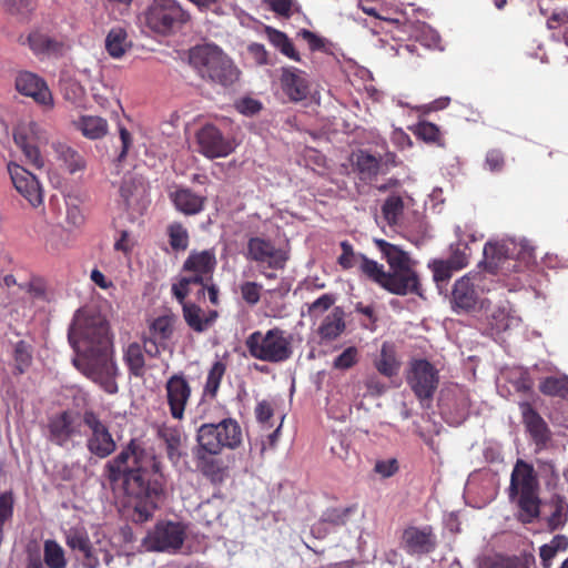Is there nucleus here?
Listing matches in <instances>:
<instances>
[{
  "label": "nucleus",
  "mask_w": 568,
  "mask_h": 568,
  "mask_svg": "<svg viewBox=\"0 0 568 568\" xmlns=\"http://www.w3.org/2000/svg\"><path fill=\"white\" fill-rule=\"evenodd\" d=\"M69 342L75 351L74 366L106 393L115 394L118 369L112 356V336L105 317L94 308H80L70 326Z\"/></svg>",
  "instance_id": "f257e3e1"
},
{
  "label": "nucleus",
  "mask_w": 568,
  "mask_h": 568,
  "mask_svg": "<svg viewBox=\"0 0 568 568\" xmlns=\"http://www.w3.org/2000/svg\"><path fill=\"white\" fill-rule=\"evenodd\" d=\"M105 476L111 485L122 484L126 494H141L145 475L152 473L162 478V464L152 448L136 439L130 443L105 464Z\"/></svg>",
  "instance_id": "f03ea898"
},
{
  "label": "nucleus",
  "mask_w": 568,
  "mask_h": 568,
  "mask_svg": "<svg viewBox=\"0 0 568 568\" xmlns=\"http://www.w3.org/2000/svg\"><path fill=\"white\" fill-rule=\"evenodd\" d=\"M509 499L517 507V518L531 524L540 516L539 483L532 465L518 459L514 466L508 488Z\"/></svg>",
  "instance_id": "7ed1b4c3"
},
{
  "label": "nucleus",
  "mask_w": 568,
  "mask_h": 568,
  "mask_svg": "<svg viewBox=\"0 0 568 568\" xmlns=\"http://www.w3.org/2000/svg\"><path fill=\"white\" fill-rule=\"evenodd\" d=\"M189 60L199 75L211 82L230 87L239 80L240 71L232 59L214 43L195 45Z\"/></svg>",
  "instance_id": "20e7f679"
},
{
  "label": "nucleus",
  "mask_w": 568,
  "mask_h": 568,
  "mask_svg": "<svg viewBox=\"0 0 568 568\" xmlns=\"http://www.w3.org/2000/svg\"><path fill=\"white\" fill-rule=\"evenodd\" d=\"M245 346L255 359L283 363L293 355V336L278 327H273L265 333L255 331L246 337Z\"/></svg>",
  "instance_id": "39448f33"
},
{
  "label": "nucleus",
  "mask_w": 568,
  "mask_h": 568,
  "mask_svg": "<svg viewBox=\"0 0 568 568\" xmlns=\"http://www.w3.org/2000/svg\"><path fill=\"white\" fill-rule=\"evenodd\" d=\"M531 252L532 248L527 241H516L513 237L489 241L483 250L488 271L501 275H507L510 271L517 272V260L531 257Z\"/></svg>",
  "instance_id": "423d86ee"
},
{
  "label": "nucleus",
  "mask_w": 568,
  "mask_h": 568,
  "mask_svg": "<svg viewBox=\"0 0 568 568\" xmlns=\"http://www.w3.org/2000/svg\"><path fill=\"white\" fill-rule=\"evenodd\" d=\"M216 263L214 250L192 251L183 264V271L189 275L182 276L172 285V293L175 298L182 303L191 293L193 285L199 286V291L202 292L207 286Z\"/></svg>",
  "instance_id": "0eeeda50"
},
{
  "label": "nucleus",
  "mask_w": 568,
  "mask_h": 568,
  "mask_svg": "<svg viewBox=\"0 0 568 568\" xmlns=\"http://www.w3.org/2000/svg\"><path fill=\"white\" fill-rule=\"evenodd\" d=\"M242 443V429L233 418L219 423H204L196 430V446L207 453H222L235 449Z\"/></svg>",
  "instance_id": "6e6552de"
},
{
  "label": "nucleus",
  "mask_w": 568,
  "mask_h": 568,
  "mask_svg": "<svg viewBox=\"0 0 568 568\" xmlns=\"http://www.w3.org/2000/svg\"><path fill=\"white\" fill-rule=\"evenodd\" d=\"M374 243L393 271L389 275L394 280V284L405 286V295L408 293L420 294L418 277L410 267L409 255L385 240L375 239Z\"/></svg>",
  "instance_id": "1a4fd4ad"
},
{
  "label": "nucleus",
  "mask_w": 568,
  "mask_h": 568,
  "mask_svg": "<svg viewBox=\"0 0 568 568\" xmlns=\"http://www.w3.org/2000/svg\"><path fill=\"white\" fill-rule=\"evenodd\" d=\"M189 20L190 14L176 0H153L145 12L148 27L160 34L175 32Z\"/></svg>",
  "instance_id": "9d476101"
},
{
  "label": "nucleus",
  "mask_w": 568,
  "mask_h": 568,
  "mask_svg": "<svg viewBox=\"0 0 568 568\" xmlns=\"http://www.w3.org/2000/svg\"><path fill=\"white\" fill-rule=\"evenodd\" d=\"M186 537V526L181 521L162 520L149 530L142 539L146 551L175 554Z\"/></svg>",
  "instance_id": "9b49d317"
},
{
  "label": "nucleus",
  "mask_w": 568,
  "mask_h": 568,
  "mask_svg": "<svg viewBox=\"0 0 568 568\" xmlns=\"http://www.w3.org/2000/svg\"><path fill=\"white\" fill-rule=\"evenodd\" d=\"M83 426L84 414L71 410L58 413L49 420L50 440L63 448L74 447L84 434Z\"/></svg>",
  "instance_id": "f8f14e48"
},
{
  "label": "nucleus",
  "mask_w": 568,
  "mask_h": 568,
  "mask_svg": "<svg viewBox=\"0 0 568 568\" xmlns=\"http://www.w3.org/2000/svg\"><path fill=\"white\" fill-rule=\"evenodd\" d=\"M485 280L483 275L468 274L455 282L450 297L452 308L455 313L479 312L480 302L485 300L479 295L480 292H484Z\"/></svg>",
  "instance_id": "ddd939ff"
},
{
  "label": "nucleus",
  "mask_w": 568,
  "mask_h": 568,
  "mask_svg": "<svg viewBox=\"0 0 568 568\" xmlns=\"http://www.w3.org/2000/svg\"><path fill=\"white\" fill-rule=\"evenodd\" d=\"M13 139L29 164L36 169L44 168L45 161L40 146L48 143L49 134L41 125L36 122L21 123L16 129Z\"/></svg>",
  "instance_id": "4468645a"
},
{
  "label": "nucleus",
  "mask_w": 568,
  "mask_h": 568,
  "mask_svg": "<svg viewBox=\"0 0 568 568\" xmlns=\"http://www.w3.org/2000/svg\"><path fill=\"white\" fill-rule=\"evenodd\" d=\"M478 314L483 325L491 335L516 327L520 323V317L508 301L485 298L480 302Z\"/></svg>",
  "instance_id": "2eb2a0df"
},
{
  "label": "nucleus",
  "mask_w": 568,
  "mask_h": 568,
  "mask_svg": "<svg viewBox=\"0 0 568 568\" xmlns=\"http://www.w3.org/2000/svg\"><path fill=\"white\" fill-rule=\"evenodd\" d=\"M406 381L420 403L429 402L439 384V371L426 359H414L409 364Z\"/></svg>",
  "instance_id": "dca6fc26"
},
{
  "label": "nucleus",
  "mask_w": 568,
  "mask_h": 568,
  "mask_svg": "<svg viewBox=\"0 0 568 568\" xmlns=\"http://www.w3.org/2000/svg\"><path fill=\"white\" fill-rule=\"evenodd\" d=\"M246 258L255 262L260 268L283 270L288 255L271 240L253 236L247 241Z\"/></svg>",
  "instance_id": "f3484780"
},
{
  "label": "nucleus",
  "mask_w": 568,
  "mask_h": 568,
  "mask_svg": "<svg viewBox=\"0 0 568 568\" xmlns=\"http://www.w3.org/2000/svg\"><path fill=\"white\" fill-rule=\"evenodd\" d=\"M84 426L89 430L87 448L92 455L99 458H106L115 452L116 443L109 427L94 412H84Z\"/></svg>",
  "instance_id": "a211bd4d"
},
{
  "label": "nucleus",
  "mask_w": 568,
  "mask_h": 568,
  "mask_svg": "<svg viewBox=\"0 0 568 568\" xmlns=\"http://www.w3.org/2000/svg\"><path fill=\"white\" fill-rule=\"evenodd\" d=\"M8 172L17 192L23 196L32 207L43 204V187L38 178L16 162L8 163Z\"/></svg>",
  "instance_id": "6ab92c4d"
},
{
  "label": "nucleus",
  "mask_w": 568,
  "mask_h": 568,
  "mask_svg": "<svg viewBox=\"0 0 568 568\" xmlns=\"http://www.w3.org/2000/svg\"><path fill=\"white\" fill-rule=\"evenodd\" d=\"M192 395L191 385L183 373L170 376L165 382V397L170 415L175 420H182Z\"/></svg>",
  "instance_id": "aec40b11"
},
{
  "label": "nucleus",
  "mask_w": 568,
  "mask_h": 568,
  "mask_svg": "<svg viewBox=\"0 0 568 568\" xmlns=\"http://www.w3.org/2000/svg\"><path fill=\"white\" fill-rule=\"evenodd\" d=\"M162 479L163 477H159L152 481L149 480L142 484L143 491H141V494H128L136 499V504L132 513V519L134 523L142 524L153 517L164 493Z\"/></svg>",
  "instance_id": "412c9836"
},
{
  "label": "nucleus",
  "mask_w": 568,
  "mask_h": 568,
  "mask_svg": "<svg viewBox=\"0 0 568 568\" xmlns=\"http://www.w3.org/2000/svg\"><path fill=\"white\" fill-rule=\"evenodd\" d=\"M196 138L200 152L210 159L225 158L235 149L233 141L225 138L221 131L212 124L203 126L197 132Z\"/></svg>",
  "instance_id": "4be33fe9"
},
{
  "label": "nucleus",
  "mask_w": 568,
  "mask_h": 568,
  "mask_svg": "<svg viewBox=\"0 0 568 568\" xmlns=\"http://www.w3.org/2000/svg\"><path fill=\"white\" fill-rule=\"evenodd\" d=\"M436 536L429 526H409L402 534L400 548L410 556L427 555L436 548Z\"/></svg>",
  "instance_id": "5701e85b"
},
{
  "label": "nucleus",
  "mask_w": 568,
  "mask_h": 568,
  "mask_svg": "<svg viewBox=\"0 0 568 568\" xmlns=\"http://www.w3.org/2000/svg\"><path fill=\"white\" fill-rule=\"evenodd\" d=\"M16 88L21 94L31 97L43 106L53 105V98L45 81L32 72H20L16 79Z\"/></svg>",
  "instance_id": "b1692460"
},
{
  "label": "nucleus",
  "mask_w": 568,
  "mask_h": 568,
  "mask_svg": "<svg viewBox=\"0 0 568 568\" xmlns=\"http://www.w3.org/2000/svg\"><path fill=\"white\" fill-rule=\"evenodd\" d=\"M280 83L283 92L293 102L306 99L310 93L306 73L296 68H282Z\"/></svg>",
  "instance_id": "393cba45"
},
{
  "label": "nucleus",
  "mask_w": 568,
  "mask_h": 568,
  "mask_svg": "<svg viewBox=\"0 0 568 568\" xmlns=\"http://www.w3.org/2000/svg\"><path fill=\"white\" fill-rule=\"evenodd\" d=\"M193 455L199 470L212 483H222L226 476L227 467L217 456L220 453H207L203 448L194 447Z\"/></svg>",
  "instance_id": "a878e982"
},
{
  "label": "nucleus",
  "mask_w": 568,
  "mask_h": 568,
  "mask_svg": "<svg viewBox=\"0 0 568 568\" xmlns=\"http://www.w3.org/2000/svg\"><path fill=\"white\" fill-rule=\"evenodd\" d=\"M170 197L174 207L184 215H196L204 210L206 204V197L190 187H178L170 193Z\"/></svg>",
  "instance_id": "bb28decb"
},
{
  "label": "nucleus",
  "mask_w": 568,
  "mask_h": 568,
  "mask_svg": "<svg viewBox=\"0 0 568 568\" xmlns=\"http://www.w3.org/2000/svg\"><path fill=\"white\" fill-rule=\"evenodd\" d=\"M158 435L165 444L169 460L178 467L186 455L184 450L185 438L182 430L178 427L162 425L158 429Z\"/></svg>",
  "instance_id": "cd10ccee"
},
{
  "label": "nucleus",
  "mask_w": 568,
  "mask_h": 568,
  "mask_svg": "<svg viewBox=\"0 0 568 568\" xmlns=\"http://www.w3.org/2000/svg\"><path fill=\"white\" fill-rule=\"evenodd\" d=\"M545 523L549 530L561 529L568 521V501L560 494H552L544 504Z\"/></svg>",
  "instance_id": "c85d7f7f"
},
{
  "label": "nucleus",
  "mask_w": 568,
  "mask_h": 568,
  "mask_svg": "<svg viewBox=\"0 0 568 568\" xmlns=\"http://www.w3.org/2000/svg\"><path fill=\"white\" fill-rule=\"evenodd\" d=\"M358 271L388 292L397 295H405V286L395 285L389 273H386L384 271V266L378 264L376 261L369 260L365 256Z\"/></svg>",
  "instance_id": "c756f323"
},
{
  "label": "nucleus",
  "mask_w": 568,
  "mask_h": 568,
  "mask_svg": "<svg viewBox=\"0 0 568 568\" xmlns=\"http://www.w3.org/2000/svg\"><path fill=\"white\" fill-rule=\"evenodd\" d=\"M181 304L183 306V316L185 322L197 333L207 331L217 318L216 311H203L195 304L184 303V300Z\"/></svg>",
  "instance_id": "7c9ffc66"
},
{
  "label": "nucleus",
  "mask_w": 568,
  "mask_h": 568,
  "mask_svg": "<svg viewBox=\"0 0 568 568\" xmlns=\"http://www.w3.org/2000/svg\"><path fill=\"white\" fill-rule=\"evenodd\" d=\"M524 424L537 444H545L549 438L548 427L540 415L528 403L520 404Z\"/></svg>",
  "instance_id": "2f4dec72"
},
{
  "label": "nucleus",
  "mask_w": 568,
  "mask_h": 568,
  "mask_svg": "<svg viewBox=\"0 0 568 568\" xmlns=\"http://www.w3.org/2000/svg\"><path fill=\"white\" fill-rule=\"evenodd\" d=\"M72 125L89 140L102 139L109 131L106 120L98 115H82L78 120H74Z\"/></svg>",
  "instance_id": "473e14b6"
},
{
  "label": "nucleus",
  "mask_w": 568,
  "mask_h": 568,
  "mask_svg": "<svg viewBox=\"0 0 568 568\" xmlns=\"http://www.w3.org/2000/svg\"><path fill=\"white\" fill-rule=\"evenodd\" d=\"M345 329L344 312L339 307H335L322 321L317 328V333L323 341L336 339Z\"/></svg>",
  "instance_id": "72a5a7b5"
},
{
  "label": "nucleus",
  "mask_w": 568,
  "mask_h": 568,
  "mask_svg": "<svg viewBox=\"0 0 568 568\" xmlns=\"http://www.w3.org/2000/svg\"><path fill=\"white\" fill-rule=\"evenodd\" d=\"M52 150L57 160L63 163L69 173L74 174L85 169L84 158L71 146L62 142H53Z\"/></svg>",
  "instance_id": "f704fd0d"
},
{
  "label": "nucleus",
  "mask_w": 568,
  "mask_h": 568,
  "mask_svg": "<svg viewBox=\"0 0 568 568\" xmlns=\"http://www.w3.org/2000/svg\"><path fill=\"white\" fill-rule=\"evenodd\" d=\"M374 365L378 373L386 377H393L398 374L400 362L397 359L394 344L389 342L382 344L379 355L374 361Z\"/></svg>",
  "instance_id": "c9c22d12"
},
{
  "label": "nucleus",
  "mask_w": 568,
  "mask_h": 568,
  "mask_svg": "<svg viewBox=\"0 0 568 568\" xmlns=\"http://www.w3.org/2000/svg\"><path fill=\"white\" fill-rule=\"evenodd\" d=\"M264 34L270 43L283 55L293 61H300V53L296 51L292 40L282 31L271 27H264Z\"/></svg>",
  "instance_id": "e433bc0d"
},
{
  "label": "nucleus",
  "mask_w": 568,
  "mask_h": 568,
  "mask_svg": "<svg viewBox=\"0 0 568 568\" xmlns=\"http://www.w3.org/2000/svg\"><path fill=\"white\" fill-rule=\"evenodd\" d=\"M131 48L126 31L121 27L112 28L105 38V50L113 59L122 58Z\"/></svg>",
  "instance_id": "4c0bfd02"
},
{
  "label": "nucleus",
  "mask_w": 568,
  "mask_h": 568,
  "mask_svg": "<svg viewBox=\"0 0 568 568\" xmlns=\"http://www.w3.org/2000/svg\"><path fill=\"white\" fill-rule=\"evenodd\" d=\"M28 43L32 52L37 55L58 54L62 49L61 42L40 31L31 32L28 37Z\"/></svg>",
  "instance_id": "58836bf2"
},
{
  "label": "nucleus",
  "mask_w": 568,
  "mask_h": 568,
  "mask_svg": "<svg viewBox=\"0 0 568 568\" xmlns=\"http://www.w3.org/2000/svg\"><path fill=\"white\" fill-rule=\"evenodd\" d=\"M43 562L48 568H67L65 550L57 540L45 539L43 541Z\"/></svg>",
  "instance_id": "ea45409f"
},
{
  "label": "nucleus",
  "mask_w": 568,
  "mask_h": 568,
  "mask_svg": "<svg viewBox=\"0 0 568 568\" xmlns=\"http://www.w3.org/2000/svg\"><path fill=\"white\" fill-rule=\"evenodd\" d=\"M568 548V538L564 535H556L548 542L539 548V557L542 568H551L552 560L558 552L565 551Z\"/></svg>",
  "instance_id": "a19ab883"
},
{
  "label": "nucleus",
  "mask_w": 568,
  "mask_h": 568,
  "mask_svg": "<svg viewBox=\"0 0 568 568\" xmlns=\"http://www.w3.org/2000/svg\"><path fill=\"white\" fill-rule=\"evenodd\" d=\"M455 233L458 241L456 244L450 245V256L448 261L455 266V270H462L467 266L471 252L462 234L460 226L456 227Z\"/></svg>",
  "instance_id": "79ce46f5"
},
{
  "label": "nucleus",
  "mask_w": 568,
  "mask_h": 568,
  "mask_svg": "<svg viewBox=\"0 0 568 568\" xmlns=\"http://www.w3.org/2000/svg\"><path fill=\"white\" fill-rule=\"evenodd\" d=\"M355 165L364 179H372L382 170L381 160L364 151L356 154Z\"/></svg>",
  "instance_id": "37998d69"
},
{
  "label": "nucleus",
  "mask_w": 568,
  "mask_h": 568,
  "mask_svg": "<svg viewBox=\"0 0 568 568\" xmlns=\"http://www.w3.org/2000/svg\"><path fill=\"white\" fill-rule=\"evenodd\" d=\"M226 365L222 361L212 364L204 385V395L215 397L220 388L221 381L225 374Z\"/></svg>",
  "instance_id": "c03bdc74"
},
{
  "label": "nucleus",
  "mask_w": 568,
  "mask_h": 568,
  "mask_svg": "<svg viewBox=\"0 0 568 568\" xmlns=\"http://www.w3.org/2000/svg\"><path fill=\"white\" fill-rule=\"evenodd\" d=\"M124 359L130 372L135 376H141L144 372V356L142 346L138 343L130 344L124 353Z\"/></svg>",
  "instance_id": "a18cd8bd"
},
{
  "label": "nucleus",
  "mask_w": 568,
  "mask_h": 568,
  "mask_svg": "<svg viewBox=\"0 0 568 568\" xmlns=\"http://www.w3.org/2000/svg\"><path fill=\"white\" fill-rule=\"evenodd\" d=\"M545 395L568 397V377L550 376L545 378L539 386Z\"/></svg>",
  "instance_id": "49530a36"
},
{
  "label": "nucleus",
  "mask_w": 568,
  "mask_h": 568,
  "mask_svg": "<svg viewBox=\"0 0 568 568\" xmlns=\"http://www.w3.org/2000/svg\"><path fill=\"white\" fill-rule=\"evenodd\" d=\"M403 199L395 194L389 195L382 207L383 215L389 225H395L398 223L403 215Z\"/></svg>",
  "instance_id": "de8ad7c7"
},
{
  "label": "nucleus",
  "mask_w": 568,
  "mask_h": 568,
  "mask_svg": "<svg viewBox=\"0 0 568 568\" xmlns=\"http://www.w3.org/2000/svg\"><path fill=\"white\" fill-rule=\"evenodd\" d=\"M173 329L174 317L171 315L159 316L150 325L152 337L159 341L169 339L173 334Z\"/></svg>",
  "instance_id": "09e8293b"
},
{
  "label": "nucleus",
  "mask_w": 568,
  "mask_h": 568,
  "mask_svg": "<svg viewBox=\"0 0 568 568\" xmlns=\"http://www.w3.org/2000/svg\"><path fill=\"white\" fill-rule=\"evenodd\" d=\"M359 351L355 346L346 347L332 362V368L341 372L353 368L359 362Z\"/></svg>",
  "instance_id": "8fccbe9b"
},
{
  "label": "nucleus",
  "mask_w": 568,
  "mask_h": 568,
  "mask_svg": "<svg viewBox=\"0 0 568 568\" xmlns=\"http://www.w3.org/2000/svg\"><path fill=\"white\" fill-rule=\"evenodd\" d=\"M16 498L11 490L0 493V539H2L4 526L13 518Z\"/></svg>",
  "instance_id": "3c124183"
},
{
  "label": "nucleus",
  "mask_w": 568,
  "mask_h": 568,
  "mask_svg": "<svg viewBox=\"0 0 568 568\" xmlns=\"http://www.w3.org/2000/svg\"><path fill=\"white\" fill-rule=\"evenodd\" d=\"M65 544L72 550H88L91 544L89 535L83 527H71L65 531Z\"/></svg>",
  "instance_id": "603ef678"
},
{
  "label": "nucleus",
  "mask_w": 568,
  "mask_h": 568,
  "mask_svg": "<svg viewBox=\"0 0 568 568\" xmlns=\"http://www.w3.org/2000/svg\"><path fill=\"white\" fill-rule=\"evenodd\" d=\"M341 247H342L343 252H342L341 256L338 257V264L345 270H351V268L359 270L361 264H362L363 260L365 258V255L362 253L355 252L353 246L347 241H343L341 243Z\"/></svg>",
  "instance_id": "864d4df0"
},
{
  "label": "nucleus",
  "mask_w": 568,
  "mask_h": 568,
  "mask_svg": "<svg viewBox=\"0 0 568 568\" xmlns=\"http://www.w3.org/2000/svg\"><path fill=\"white\" fill-rule=\"evenodd\" d=\"M414 37L418 42H420V44L426 48L442 49L440 37L438 32L428 24H419L415 30Z\"/></svg>",
  "instance_id": "5fc2aeb1"
},
{
  "label": "nucleus",
  "mask_w": 568,
  "mask_h": 568,
  "mask_svg": "<svg viewBox=\"0 0 568 568\" xmlns=\"http://www.w3.org/2000/svg\"><path fill=\"white\" fill-rule=\"evenodd\" d=\"M433 272L434 281L439 283L447 282L453 272L456 271L455 266L448 260H434L428 264Z\"/></svg>",
  "instance_id": "6e6d98bb"
},
{
  "label": "nucleus",
  "mask_w": 568,
  "mask_h": 568,
  "mask_svg": "<svg viewBox=\"0 0 568 568\" xmlns=\"http://www.w3.org/2000/svg\"><path fill=\"white\" fill-rule=\"evenodd\" d=\"M414 133L425 142H438L440 139L439 128L428 121H419L415 129Z\"/></svg>",
  "instance_id": "4d7b16f0"
},
{
  "label": "nucleus",
  "mask_w": 568,
  "mask_h": 568,
  "mask_svg": "<svg viewBox=\"0 0 568 568\" xmlns=\"http://www.w3.org/2000/svg\"><path fill=\"white\" fill-rule=\"evenodd\" d=\"M170 244L173 250H185L189 245V233L181 224L169 226Z\"/></svg>",
  "instance_id": "13d9d810"
},
{
  "label": "nucleus",
  "mask_w": 568,
  "mask_h": 568,
  "mask_svg": "<svg viewBox=\"0 0 568 568\" xmlns=\"http://www.w3.org/2000/svg\"><path fill=\"white\" fill-rule=\"evenodd\" d=\"M263 290L262 284L256 282H244L240 285V292L242 295V298L248 304V305H255L261 300V292Z\"/></svg>",
  "instance_id": "bf43d9fd"
},
{
  "label": "nucleus",
  "mask_w": 568,
  "mask_h": 568,
  "mask_svg": "<svg viewBox=\"0 0 568 568\" xmlns=\"http://www.w3.org/2000/svg\"><path fill=\"white\" fill-rule=\"evenodd\" d=\"M355 509V506L328 509L323 515V520L332 525H344L348 520L349 515L353 514Z\"/></svg>",
  "instance_id": "052dcab7"
},
{
  "label": "nucleus",
  "mask_w": 568,
  "mask_h": 568,
  "mask_svg": "<svg viewBox=\"0 0 568 568\" xmlns=\"http://www.w3.org/2000/svg\"><path fill=\"white\" fill-rule=\"evenodd\" d=\"M6 9L14 16L26 18L34 9L33 0H4Z\"/></svg>",
  "instance_id": "680f3d73"
},
{
  "label": "nucleus",
  "mask_w": 568,
  "mask_h": 568,
  "mask_svg": "<svg viewBox=\"0 0 568 568\" xmlns=\"http://www.w3.org/2000/svg\"><path fill=\"white\" fill-rule=\"evenodd\" d=\"M271 9L278 16L290 18L300 10L296 0H268Z\"/></svg>",
  "instance_id": "e2e57ef3"
},
{
  "label": "nucleus",
  "mask_w": 568,
  "mask_h": 568,
  "mask_svg": "<svg viewBox=\"0 0 568 568\" xmlns=\"http://www.w3.org/2000/svg\"><path fill=\"white\" fill-rule=\"evenodd\" d=\"M479 568H526L524 564H521L519 560L517 559H510V558H507V559H504V558H500V559H493V558H487L485 559Z\"/></svg>",
  "instance_id": "0e129e2a"
},
{
  "label": "nucleus",
  "mask_w": 568,
  "mask_h": 568,
  "mask_svg": "<svg viewBox=\"0 0 568 568\" xmlns=\"http://www.w3.org/2000/svg\"><path fill=\"white\" fill-rule=\"evenodd\" d=\"M65 220L71 227H80L84 223V214L78 204L73 202L67 203Z\"/></svg>",
  "instance_id": "69168bd1"
},
{
  "label": "nucleus",
  "mask_w": 568,
  "mask_h": 568,
  "mask_svg": "<svg viewBox=\"0 0 568 568\" xmlns=\"http://www.w3.org/2000/svg\"><path fill=\"white\" fill-rule=\"evenodd\" d=\"M63 94L67 100L75 105H80L83 102L84 90L79 83L70 82L64 87Z\"/></svg>",
  "instance_id": "338daca9"
},
{
  "label": "nucleus",
  "mask_w": 568,
  "mask_h": 568,
  "mask_svg": "<svg viewBox=\"0 0 568 568\" xmlns=\"http://www.w3.org/2000/svg\"><path fill=\"white\" fill-rule=\"evenodd\" d=\"M236 110L244 115H253L257 113L262 105L261 103L252 98H244L236 102Z\"/></svg>",
  "instance_id": "774afa93"
}]
</instances>
